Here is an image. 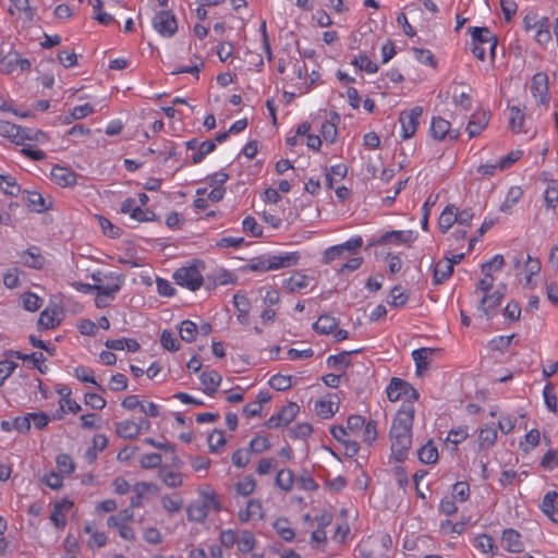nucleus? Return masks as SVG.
I'll return each instance as SVG.
<instances>
[{
	"instance_id": "f257e3e1",
	"label": "nucleus",
	"mask_w": 558,
	"mask_h": 558,
	"mask_svg": "<svg viewBox=\"0 0 558 558\" xmlns=\"http://www.w3.org/2000/svg\"><path fill=\"white\" fill-rule=\"evenodd\" d=\"M414 414V405L411 403H402L390 428L392 456L399 462L407 458L408 451L412 446Z\"/></svg>"
},
{
	"instance_id": "f03ea898",
	"label": "nucleus",
	"mask_w": 558,
	"mask_h": 558,
	"mask_svg": "<svg viewBox=\"0 0 558 558\" xmlns=\"http://www.w3.org/2000/svg\"><path fill=\"white\" fill-rule=\"evenodd\" d=\"M300 258L299 252H288L279 255L266 253L251 258L248 264L242 267V270L256 272L279 270L298 265Z\"/></svg>"
},
{
	"instance_id": "7ed1b4c3",
	"label": "nucleus",
	"mask_w": 558,
	"mask_h": 558,
	"mask_svg": "<svg viewBox=\"0 0 558 558\" xmlns=\"http://www.w3.org/2000/svg\"><path fill=\"white\" fill-rule=\"evenodd\" d=\"M472 37V53L481 61L485 59V45H488L492 59L495 58L498 39L487 27L470 28Z\"/></svg>"
},
{
	"instance_id": "20e7f679",
	"label": "nucleus",
	"mask_w": 558,
	"mask_h": 558,
	"mask_svg": "<svg viewBox=\"0 0 558 558\" xmlns=\"http://www.w3.org/2000/svg\"><path fill=\"white\" fill-rule=\"evenodd\" d=\"M387 397L391 402L403 399L402 403L414 405L413 402L418 399L420 393L408 381L393 377L387 387Z\"/></svg>"
},
{
	"instance_id": "39448f33",
	"label": "nucleus",
	"mask_w": 558,
	"mask_h": 558,
	"mask_svg": "<svg viewBox=\"0 0 558 558\" xmlns=\"http://www.w3.org/2000/svg\"><path fill=\"white\" fill-rule=\"evenodd\" d=\"M106 278H109L112 280V283L110 284H90V283H84L80 281H73L71 286L78 292L82 293H90L93 291H96L98 294H104L107 296H110L113 299L114 294L121 290L123 280L120 276H116L113 274H110L109 276H105Z\"/></svg>"
},
{
	"instance_id": "423d86ee",
	"label": "nucleus",
	"mask_w": 558,
	"mask_h": 558,
	"mask_svg": "<svg viewBox=\"0 0 558 558\" xmlns=\"http://www.w3.org/2000/svg\"><path fill=\"white\" fill-rule=\"evenodd\" d=\"M173 279L177 284L191 291L198 290L204 283L203 275L196 265L178 268L173 274Z\"/></svg>"
},
{
	"instance_id": "0eeeda50",
	"label": "nucleus",
	"mask_w": 558,
	"mask_h": 558,
	"mask_svg": "<svg viewBox=\"0 0 558 558\" xmlns=\"http://www.w3.org/2000/svg\"><path fill=\"white\" fill-rule=\"evenodd\" d=\"M422 114L423 108L421 106H415L410 111H402L400 113L399 122L401 124V136L403 140H408L415 134Z\"/></svg>"
},
{
	"instance_id": "6e6552de",
	"label": "nucleus",
	"mask_w": 558,
	"mask_h": 558,
	"mask_svg": "<svg viewBox=\"0 0 558 558\" xmlns=\"http://www.w3.org/2000/svg\"><path fill=\"white\" fill-rule=\"evenodd\" d=\"M300 411V407L295 402H289L283 405L280 411L271 415L266 422L265 426L269 429L287 426L291 423Z\"/></svg>"
},
{
	"instance_id": "1a4fd4ad",
	"label": "nucleus",
	"mask_w": 558,
	"mask_h": 558,
	"mask_svg": "<svg viewBox=\"0 0 558 558\" xmlns=\"http://www.w3.org/2000/svg\"><path fill=\"white\" fill-rule=\"evenodd\" d=\"M154 28L163 37H172L178 31V22L169 10L158 12L153 19Z\"/></svg>"
},
{
	"instance_id": "9d476101",
	"label": "nucleus",
	"mask_w": 558,
	"mask_h": 558,
	"mask_svg": "<svg viewBox=\"0 0 558 558\" xmlns=\"http://www.w3.org/2000/svg\"><path fill=\"white\" fill-rule=\"evenodd\" d=\"M531 92L535 98H538V102L541 105L548 106L550 94L548 87V75L545 72H537L533 75Z\"/></svg>"
},
{
	"instance_id": "9b49d317",
	"label": "nucleus",
	"mask_w": 558,
	"mask_h": 558,
	"mask_svg": "<svg viewBox=\"0 0 558 558\" xmlns=\"http://www.w3.org/2000/svg\"><path fill=\"white\" fill-rule=\"evenodd\" d=\"M430 134L437 141H442L447 136L451 141H456L460 132L459 130H451L450 122L441 117H434L430 123Z\"/></svg>"
},
{
	"instance_id": "f8f14e48",
	"label": "nucleus",
	"mask_w": 558,
	"mask_h": 558,
	"mask_svg": "<svg viewBox=\"0 0 558 558\" xmlns=\"http://www.w3.org/2000/svg\"><path fill=\"white\" fill-rule=\"evenodd\" d=\"M414 240H415V234L412 230H407V231L392 230V231H387L383 235H380L374 242V244L385 245V244H389V243H396V244L403 243V244L410 245V243H412ZM369 245H373V243H371Z\"/></svg>"
},
{
	"instance_id": "ddd939ff",
	"label": "nucleus",
	"mask_w": 558,
	"mask_h": 558,
	"mask_svg": "<svg viewBox=\"0 0 558 558\" xmlns=\"http://www.w3.org/2000/svg\"><path fill=\"white\" fill-rule=\"evenodd\" d=\"M4 357H15L22 361H31L32 365L41 374H46L48 367L44 364L46 362V357L41 352H33L31 354L22 353L16 350H7L3 353Z\"/></svg>"
},
{
	"instance_id": "4468645a",
	"label": "nucleus",
	"mask_w": 558,
	"mask_h": 558,
	"mask_svg": "<svg viewBox=\"0 0 558 558\" xmlns=\"http://www.w3.org/2000/svg\"><path fill=\"white\" fill-rule=\"evenodd\" d=\"M504 293L499 290L485 293L480 302V311L484 313L487 319L495 316V310L500 305Z\"/></svg>"
},
{
	"instance_id": "2eb2a0df",
	"label": "nucleus",
	"mask_w": 558,
	"mask_h": 558,
	"mask_svg": "<svg viewBox=\"0 0 558 558\" xmlns=\"http://www.w3.org/2000/svg\"><path fill=\"white\" fill-rule=\"evenodd\" d=\"M489 121V112L478 110L474 112L466 126V132L470 137H475L487 126Z\"/></svg>"
},
{
	"instance_id": "dca6fc26",
	"label": "nucleus",
	"mask_w": 558,
	"mask_h": 558,
	"mask_svg": "<svg viewBox=\"0 0 558 558\" xmlns=\"http://www.w3.org/2000/svg\"><path fill=\"white\" fill-rule=\"evenodd\" d=\"M52 181L62 187L73 186L76 184V173L61 166H54L51 170Z\"/></svg>"
},
{
	"instance_id": "f3484780",
	"label": "nucleus",
	"mask_w": 558,
	"mask_h": 558,
	"mask_svg": "<svg viewBox=\"0 0 558 558\" xmlns=\"http://www.w3.org/2000/svg\"><path fill=\"white\" fill-rule=\"evenodd\" d=\"M541 509L554 523H558V493L556 490L545 494Z\"/></svg>"
},
{
	"instance_id": "a211bd4d",
	"label": "nucleus",
	"mask_w": 558,
	"mask_h": 558,
	"mask_svg": "<svg viewBox=\"0 0 558 558\" xmlns=\"http://www.w3.org/2000/svg\"><path fill=\"white\" fill-rule=\"evenodd\" d=\"M17 66L21 69V71L29 70L31 61L26 58H21L19 52L11 51L5 56V62L3 63L1 71L5 74H10Z\"/></svg>"
},
{
	"instance_id": "6ab92c4d",
	"label": "nucleus",
	"mask_w": 558,
	"mask_h": 558,
	"mask_svg": "<svg viewBox=\"0 0 558 558\" xmlns=\"http://www.w3.org/2000/svg\"><path fill=\"white\" fill-rule=\"evenodd\" d=\"M436 350L432 348H420L412 352V359L416 365V373L422 374L423 371L429 368L430 361Z\"/></svg>"
},
{
	"instance_id": "aec40b11",
	"label": "nucleus",
	"mask_w": 558,
	"mask_h": 558,
	"mask_svg": "<svg viewBox=\"0 0 558 558\" xmlns=\"http://www.w3.org/2000/svg\"><path fill=\"white\" fill-rule=\"evenodd\" d=\"M199 380L204 386V392L208 396H214L222 380L217 371H205L201 374Z\"/></svg>"
},
{
	"instance_id": "412c9836",
	"label": "nucleus",
	"mask_w": 558,
	"mask_h": 558,
	"mask_svg": "<svg viewBox=\"0 0 558 558\" xmlns=\"http://www.w3.org/2000/svg\"><path fill=\"white\" fill-rule=\"evenodd\" d=\"M21 258L25 266L34 269H41L46 262L45 256L37 246L29 247L22 254Z\"/></svg>"
},
{
	"instance_id": "4be33fe9",
	"label": "nucleus",
	"mask_w": 558,
	"mask_h": 558,
	"mask_svg": "<svg viewBox=\"0 0 558 558\" xmlns=\"http://www.w3.org/2000/svg\"><path fill=\"white\" fill-rule=\"evenodd\" d=\"M501 539L506 543V549L510 553H522L524 545L521 542V535L513 529H506L502 532Z\"/></svg>"
},
{
	"instance_id": "5701e85b",
	"label": "nucleus",
	"mask_w": 558,
	"mask_h": 558,
	"mask_svg": "<svg viewBox=\"0 0 558 558\" xmlns=\"http://www.w3.org/2000/svg\"><path fill=\"white\" fill-rule=\"evenodd\" d=\"M338 319L331 315L323 314L313 324V329L320 335H329L338 327Z\"/></svg>"
},
{
	"instance_id": "b1692460",
	"label": "nucleus",
	"mask_w": 558,
	"mask_h": 558,
	"mask_svg": "<svg viewBox=\"0 0 558 558\" xmlns=\"http://www.w3.org/2000/svg\"><path fill=\"white\" fill-rule=\"evenodd\" d=\"M24 201L26 205L36 213L47 211L51 207V203L49 202V204H47L43 195L35 191H27Z\"/></svg>"
},
{
	"instance_id": "393cba45",
	"label": "nucleus",
	"mask_w": 558,
	"mask_h": 558,
	"mask_svg": "<svg viewBox=\"0 0 558 558\" xmlns=\"http://www.w3.org/2000/svg\"><path fill=\"white\" fill-rule=\"evenodd\" d=\"M263 507L259 500L251 499L247 502L246 509L239 512V520L242 523L250 521L251 519H263Z\"/></svg>"
},
{
	"instance_id": "a878e982",
	"label": "nucleus",
	"mask_w": 558,
	"mask_h": 558,
	"mask_svg": "<svg viewBox=\"0 0 558 558\" xmlns=\"http://www.w3.org/2000/svg\"><path fill=\"white\" fill-rule=\"evenodd\" d=\"M116 433L123 439H133L140 435V425H135V422L130 420L117 422Z\"/></svg>"
},
{
	"instance_id": "bb28decb",
	"label": "nucleus",
	"mask_w": 558,
	"mask_h": 558,
	"mask_svg": "<svg viewBox=\"0 0 558 558\" xmlns=\"http://www.w3.org/2000/svg\"><path fill=\"white\" fill-rule=\"evenodd\" d=\"M457 207L454 205L446 206L438 219L440 231L446 233L457 222Z\"/></svg>"
},
{
	"instance_id": "cd10ccee",
	"label": "nucleus",
	"mask_w": 558,
	"mask_h": 558,
	"mask_svg": "<svg viewBox=\"0 0 558 558\" xmlns=\"http://www.w3.org/2000/svg\"><path fill=\"white\" fill-rule=\"evenodd\" d=\"M453 272V267L447 260H439L434 267L433 283L440 284Z\"/></svg>"
},
{
	"instance_id": "c85d7f7f",
	"label": "nucleus",
	"mask_w": 558,
	"mask_h": 558,
	"mask_svg": "<svg viewBox=\"0 0 558 558\" xmlns=\"http://www.w3.org/2000/svg\"><path fill=\"white\" fill-rule=\"evenodd\" d=\"M418 460L425 464H433L438 460V451L432 440H428L417 450Z\"/></svg>"
},
{
	"instance_id": "c756f323",
	"label": "nucleus",
	"mask_w": 558,
	"mask_h": 558,
	"mask_svg": "<svg viewBox=\"0 0 558 558\" xmlns=\"http://www.w3.org/2000/svg\"><path fill=\"white\" fill-rule=\"evenodd\" d=\"M360 351H361L360 349L353 350V351H342L339 354L330 355L327 359V364L329 367H332L336 369L340 368L341 366L348 367L351 364L350 355L352 353H357Z\"/></svg>"
},
{
	"instance_id": "7c9ffc66",
	"label": "nucleus",
	"mask_w": 558,
	"mask_h": 558,
	"mask_svg": "<svg viewBox=\"0 0 558 558\" xmlns=\"http://www.w3.org/2000/svg\"><path fill=\"white\" fill-rule=\"evenodd\" d=\"M274 529L286 542H292L295 537V532L290 526V522L287 518H279L274 523Z\"/></svg>"
},
{
	"instance_id": "2f4dec72",
	"label": "nucleus",
	"mask_w": 558,
	"mask_h": 558,
	"mask_svg": "<svg viewBox=\"0 0 558 558\" xmlns=\"http://www.w3.org/2000/svg\"><path fill=\"white\" fill-rule=\"evenodd\" d=\"M74 375L78 380L83 383H90L96 387L97 390L106 392L105 387L95 380L94 371L92 368L86 366H77L74 369Z\"/></svg>"
},
{
	"instance_id": "473e14b6",
	"label": "nucleus",
	"mask_w": 558,
	"mask_h": 558,
	"mask_svg": "<svg viewBox=\"0 0 558 558\" xmlns=\"http://www.w3.org/2000/svg\"><path fill=\"white\" fill-rule=\"evenodd\" d=\"M179 333L183 341L191 343L196 339L198 333L197 325L189 319L183 320L179 327Z\"/></svg>"
},
{
	"instance_id": "72a5a7b5",
	"label": "nucleus",
	"mask_w": 558,
	"mask_h": 558,
	"mask_svg": "<svg viewBox=\"0 0 558 558\" xmlns=\"http://www.w3.org/2000/svg\"><path fill=\"white\" fill-rule=\"evenodd\" d=\"M57 315V311H43L37 322L38 328L47 330L57 327L60 324V318H58Z\"/></svg>"
},
{
	"instance_id": "f704fd0d",
	"label": "nucleus",
	"mask_w": 558,
	"mask_h": 558,
	"mask_svg": "<svg viewBox=\"0 0 558 558\" xmlns=\"http://www.w3.org/2000/svg\"><path fill=\"white\" fill-rule=\"evenodd\" d=\"M276 485L284 492L292 489L294 484V475L290 469H281L276 475Z\"/></svg>"
},
{
	"instance_id": "c9c22d12",
	"label": "nucleus",
	"mask_w": 558,
	"mask_h": 558,
	"mask_svg": "<svg viewBox=\"0 0 558 558\" xmlns=\"http://www.w3.org/2000/svg\"><path fill=\"white\" fill-rule=\"evenodd\" d=\"M535 40L539 45H547L551 40L550 22L547 16L541 17V24L536 28Z\"/></svg>"
},
{
	"instance_id": "e433bc0d",
	"label": "nucleus",
	"mask_w": 558,
	"mask_h": 558,
	"mask_svg": "<svg viewBox=\"0 0 558 558\" xmlns=\"http://www.w3.org/2000/svg\"><path fill=\"white\" fill-rule=\"evenodd\" d=\"M187 519L194 522H203L207 515L208 511L206 510V506H203L202 502H192L189 505L187 509Z\"/></svg>"
},
{
	"instance_id": "4c0bfd02",
	"label": "nucleus",
	"mask_w": 558,
	"mask_h": 558,
	"mask_svg": "<svg viewBox=\"0 0 558 558\" xmlns=\"http://www.w3.org/2000/svg\"><path fill=\"white\" fill-rule=\"evenodd\" d=\"M351 64L361 71H365L368 74H373L378 71V65L369 60V58L364 53L354 57V59L351 61Z\"/></svg>"
},
{
	"instance_id": "58836bf2",
	"label": "nucleus",
	"mask_w": 558,
	"mask_h": 558,
	"mask_svg": "<svg viewBox=\"0 0 558 558\" xmlns=\"http://www.w3.org/2000/svg\"><path fill=\"white\" fill-rule=\"evenodd\" d=\"M307 282H308V277L307 276H305L303 274H300V272H295L290 278L284 280L283 287L288 291L294 292V291H296L299 289H303V288L307 287Z\"/></svg>"
},
{
	"instance_id": "ea45409f",
	"label": "nucleus",
	"mask_w": 558,
	"mask_h": 558,
	"mask_svg": "<svg viewBox=\"0 0 558 558\" xmlns=\"http://www.w3.org/2000/svg\"><path fill=\"white\" fill-rule=\"evenodd\" d=\"M0 190L11 196H16L21 192V186L12 175L0 174Z\"/></svg>"
},
{
	"instance_id": "a19ab883",
	"label": "nucleus",
	"mask_w": 558,
	"mask_h": 558,
	"mask_svg": "<svg viewBox=\"0 0 558 558\" xmlns=\"http://www.w3.org/2000/svg\"><path fill=\"white\" fill-rule=\"evenodd\" d=\"M524 118V112L519 107L513 106L510 108L509 124L512 132H522Z\"/></svg>"
},
{
	"instance_id": "79ce46f5",
	"label": "nucleus",
	"mask_w": 558,
	"mask_h": 558,
	"mask_svg": "<svg viewBox=\"0 0 558 558\" xmlns=\"http://www.w3.org/2000/svg\"><path fill=\"white\" fill-rule=\"evenodd\" d=\"M497 439V430L493 426H486L481 429L478 435L480 448L490 447Z\"/></svg>"
},
{
	"instance_id": "37998d69",
	"label": "nucleus",
	"mask_w": 558,
	"mask_h": 558,
	"mask_svg": "<svg viewBox=\"0 0 558 558\" xmlns=\"http://www.w3.org/2000/svg\"><path fill=\"white\" fill-rule=\"evenodd\" d=\"M256 487V481L252 475L244 476L235 484V490L241 496H250Z\"/></svg>"
},
{
	"instance_id": "c03bdc74",
	"label": "nucleus",
	"mask_w": 558,
	"mask_h": 558,
	"mask_svg": "<svg viewBox=\"0 0 558 558\" xmlns=\"http://www.w3.org/2000/svg\"><path fill=\"white\" fill-rule=\"evenodd\" d=\"M96 219L106 235L112 239L120 238L122 230L119 227L113 226L109 219L100 215H96Z\"/></svg>"
},
{
	"instance_id": "a18cd8bd",
	"label": "nucleus",
	"mask_w": 558,
	"mask_h": 558,
	"mask_svg": "<svg viewBox=\"0 0 558 558\" xmlns=\"http://www.w3.org/2000/svg\"><path fill=\"white\" fill-rule=\"evenodd\" d=\"M474 546L483 553H495L497 546L490 535L481 534L474 541Z\"/></svg>"
},
{
	"instance_id": "49530a36",
	"label": "nucleus",
	"mask_w": 558,
	"mask_h": 558,
	"mask_svg": "<svg viewBox=\"0 0 558 558\" xmlns=\"http://www.w3.org/2000/svg\"><path fill=\"white\" fill-rule=\"evenodd\" d=\"M292 377L281 374H276L269 379V386L278 391H286L292 387Z\"/></svg>"
},
{
	"instance_id": "de8ad7c7",
	"label": "nucleus",
	"mask_w": 558,
	"mask_h": 558,
	"mask_svg": "<svg viewBox=\"0 0 558 558\" xmlns=\"http://www.w3.org/2000/svg\"><path fill=\"white\" fill-rule=\"evenodd\" d=\"M11 357H5L0 361V387H2L5 380L13 374L17 367V363L10 361Z\"/></svg>"
},
{
	"instance_id": "09e8293b",
	"label": "nucleus",
	"mask_w": 558,
	"mask_h": 558,
	"mask_svg": "<svg viewBox=\"0 0 558 558\" xmlns=\"http://www.w3.org/2000/svg\"><path fill=\"white\" fill-rule=\"evenodd\" d=\"M160 343L163 349H166L167 351H170V352H177L180 348V344H179L177 338L174 337V335L167 329H165L161 332Z\"/></svg>"
},
{
	"instance_id": "8fccbe9b",
	"label": "nucleus",
	"mask_w": 558,
	"mask_h": 558,
	"mask_svg": "<svg viewBox=\"0 0 558 558\" xmlns=\"http://www.w3.org/2000/svg\"><path fill=\"white\" fill-rule=\"evenodd\" d=\"M513 337L514 335L495 337L488 343L489 349L493 351L505 352L510 347Z\"/></svg>"
},
{
	"instance_id": "3c124183",
	"label": "nucleus",
	"mask_w": 558,
	"mask_h": 558,
	"mask_svg": "<svg viewBox=\"0 0 558 558\" xmlns=\"http://www.w3.org/2000/svg\"><path fill=\"white\" fill-rule=\"evenodd\" d=\"M255 537L252 532L244 531L241 535V538L238 543V548L241 553L246 554L254 549L255 547Z\"/></svg>"
},
{
	"instance_id": "603ef678",
	"label": "nucleus",
	"mask_w": 558,
	"mask_h": 558,
	"mask_svg": "<svg viewBox=\"0 0 558 558\" xmlns=\"http://www.w3.org/2000/svg\"><path fill=\"white\" fill-rule=\"evenodd\" d=\"M94 112V108L89 104L75 106L70 117H65V123H71L72 120H80Z\"/></svg>"
},
{
	"instance_id": "864d4df0",
	"label": "nucleus",
	"mask_w": 558,
	"mask_h": 558,
	"mask_svg": "<svg viewBox=\"0 0 558 558\" xmlns=\"http://www.w3.org/2000/svg\"><path fill=\"white\" fill-rule=\"evenodd\" d=\"M413 52H414L415 59L418 62H421L422 64H426L432 68L436 66L437 62H436V59L430 50L423 49V48H414Z\"/></svg>"
},
{
	"instance_id": "5fc2aeb1",
	"label": "nucleus",
	"mask_w": 558,
	"mask_h": 558,
	"mask_svg": "<svg viewBox=\"0 0 558 558\" xmlns=\"http://www.w3.org/2000/svg\"><path fill=\"white\" fill-rule=\"evenodd\" d=\"M151 484L140 482L134 486V492L136 493L134 497L131 498V507L136 508L141 507L143 504L144 494L150 488Z\"/></svg>"
},
{
	"instance_id": "6e6d98bb",
	"label": "nucleus",
	"mask_w": 558,
	"mask_h": 558,
	"mask_svg": "<svg viewBox=\"0 0 558 558\" xmlns=\"http://www.w3.org/2000/svg\"><path fill=\"white\" fill-rule=\"evenodd\" d=\"M226 445V438L222 430L215 429L208 436V447L211 452H217L221 447Z\"/></svg>"
},
{
	"instance_id": "4d7b16f0",
	"label": "nucleus",
	"mask_w": 558,
	"mask_h": 558,
	"mask_svg": "<svg viewBox=\"0 0 558 558\" xmlns=\"http://www.w3.org/2000/svg\"><path fill=\"white\" fill-rule=\"evenodd\" d=\"M0 130L5 136H8L9 138H11L13 142H15L17 144L19 136H20V133H22L23 128L20 125L10 123V122H2V123H0Z\"/></svg>"
},
{
	"instance_id": "13d9d810",
	"label": "nucleus",
	"mask_w": 558,
	"mask_h": 558,
	"mask_svg": "<svg viewBox=\"0 0 558 558\" xmlns=\"http://www.w3.org/2000/svg\"><path fill=\"white\" fill-rule=\"evenodd\" d=\"M525 445L523 442L520 444L523 451L529 452L531 449L535 448L539 444L541 433L538 429L533 428L527 432L524 436Z\"/></svg>"
},
{
	"instance_id": "bf43d9fd",
	"label": "nucleus",
	"mask_w": 558,
	"mask_h": 558,
	"mask_svg": "<svg viewBox=\"0 0 558 558\" xmlns=\"http://www.w3.org/2000/svg\"><path fill=\"white\" fill-rule=\"evenodd\" d=\"M390 301L388 303L393 307H401L407 304L408 295L401 290L399 286H396L390 291Z\"/></svg>"
},
{
	"instance_id": "052dcab7",
	"label": "nucleus",
	"mask_w": 558,
	"mask_h": 558,
	"mask_svg": "<svg viewBox=\"0 0 558 558\" xmlns=\"http://www.w3.org/2000/svg\"><path fill=\"white\" fill-rule=\"evenodd\" d=\"M242 226L245 232H250L255 238H259L263 235V227L258 225L256 219L252 216L245 217L242 222Z\"/></svg>"
},
{
	"instance_id": "680f3d73",
	"label": "nucleus",
	"mask_w": 558,
	"mask_h": 558,
	"mask_svg": "<svg viewBox=\"0 0 558 558\" xmlns=\"http://www.w3.org/2000/svg\"><path fill=\"white\" fill-rule=\"evenodd\" d=\"M338 245L345 255L354 254L360 247H362L363 239L362 236L356 235Z\"/></svg>"
},
{
	"instance_id": "e2e57ef3",
	"label": "nucleus",
	"mask_w": 558,
	"mask_h": 558,
	"mask_svg": "<svg viewBox=\"0 0 558 558\" xmlns=\"http://www.w3.org/2000/svg\"><path fill=\"white\" fill-rule=\"evenodd\" d=\"M84 402L86 405L95 410H102L107 403L100 395L95 392H86L84 396Z\"/></svg>"
},
{
	"instance_id": "0e129e2a",
	"label": "nucleus",
	"mask_w": 558,
	"mask_h": 558,
	"mask_svg": "<svg viewBox=\"0 0 558 558\" xmlns=\"http://www.w3.org/2000/svg\"><path fill=\"white\" fill-rule=\"evenodd\" d=\"M332 405L333 403L331 401L317 400L315 402V410L317 415L322 418H330L335 414Z\"/></svg>"
},
{
	"instance_id": "69168bd1",
	"label": "nucleus",
	"mask_w": 558,
	"mask_h": 558,
	"mask_svg": "<svg viewBox=\"0 0 558 558\" xmlns=\"http://www.w3.org/2000/svg\"><path fill=\"white\" fill-rule=\"evenodd\" d=\"M162 458L159 453H146L142 457L140 463L143 469H155L161 464Z\"/></svg>"
},
{
	"instance_id": "338daca9",
	"label": "nucleus",
	"mask_w": 558,
	"mask_h": 558,
	"mask_svg": "<svg viewBox=\"0 0 558 558\" xmlns=\"http://www.w3.org/2000/svg\"><path fill=\"white\" fill-rule=\"evenodd\" d=\"M313 432V427L308 423H299L289 430L291 438H306Z\"/></svg>"
},
{
	"instance_id": "774afa93",
	"label": "nucleus",
	"mask_w": 558,
	"mask_h": 558,
	"mask_svg": "<svg viewBox=\"0 0 558 558\" xmlns=\"http://www.w3.org/2000/svg\"><path fill=\"white\" fill-rule=\"evenodd\" d=\"M160 476L168 487L175 488L182 485V477L177 472L161 471Z\"/></svg>"
}]
</instances>
